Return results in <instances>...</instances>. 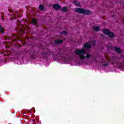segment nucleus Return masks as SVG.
Wrapping results in <instances>:
<instances>
[{"label":"nucleus","instance_id":"8","mask_svg":"<svg viewBox=\"0 0 124 124\" xmlns=\"http://www.w3.org/2000/svg\"><path fill=\"white\" fill-rule=\"evenodd\" d=\"M31 23L33 26H36V24L38 23V20L35 18H33L32 19Z\"/></svg>","mask_w":124,"mask_h":124},{"label":"nucleus","instance_id":"28","mask_svg":"<svg viewBox=\"0 0 124 124\" xmlns=\"http://www.w3.org/2000/svg\"><path fill=\"white\" fill-rule=\"evenodd\" d=\"M2 18H3V17H4V16H1Z\"/></svg>","mask_w":124,"mask_h":124},{"label":"nucleus","instance_id":"3","mask_svg":"<svg viewBox=\"0 0 124 124\" xmlns=\"http://www.w3.org/2000/svg\"><path fill=\"white\" fill-rule=\"evenodd\" d=\"M36 54H38V51L35 50L31 51L30 56L31 58H34V56L36 55Z\"/></svg>","mask_w":124,"mask_h":124},{"label":"nucleus","instance_id":"18","mask_svg":"<svg viewBox=\"0 0 124 124\" xmlns=\"http://www.w3.org/2000/svg\"><path fill=\"white\" fill-rule=\"evenodd\" d=\"M0 33H4V31L3 30V28L1 27L0 25Z\"/></svg>","mask_w":124,"mask_h":124},{"label":"nucleus","instance_id":"30","mask_svg":"<svg viewBox=\"0 0 124 124\" xmlns=\"http://www.w3.org/2000/svg\"><path fill=\"white\" fill-rule=\"evenodd\" d=\"M59 55H61V54H60V53H59Z\"/></svg>","mask_w":124,"mask_h":124},{"label":"nucleus","instance_id":"1","mask_svg":"<svg viewBox=\"0 0 124 124\" xmlns=\"http://www.w3.org/2000/svg\"><path fill=\"white\" fill-rule=\"evenodd\" d=\"M78 13H80V14H83V15H87V16H89V15H91V14H92V11L88 9L81 8H78Z\"/></svg>","mask_w":124,"mask_h":124},{"label":"nucleus","instance_id":"9","mask_svg":"<svg viewBox=\"0 0 124 124\" xmlns=\"http://www.w3.org/2000/svg\"><path fill=\"white\" fill-rule=\"evenodd\" d=\"M93 31H100V29L99 28V27L96 26H94L92 28Z\"/></svg>","mask_w":124,"mask_h":124},{"label":"nucleus","instance_id":"15","mask_svg":"<svg viewBox=\"0 0 124 124\" xmlns=\"http://www.w3.org/2000/svg\"><path fill=\"white\" fill-rule=\"evenodd\" d=\"M85 58H86L87 60H90V59L92 58V56H91V54L87 53L85 56Z\"/></svg>","mask_w":124,"mask_h":124},{"label":"nucleus","instance_id":"27","mask_svg":"<svg viewBox=\"0 0 124 124\" xmlns=\"http://www.w3.org/2000/svg\"><path fill=\"white\" fill-rule=\"evenodd\" d=\"M2 20L3 21H4V18L2 17Z\"/></svg>","mask_w":124,"mask_h":124},{"label":"nucleus","instance_id":"11","mask_svg":"<svg viewBox=\"0 0 124 124\" xmlns=\"http://www.w3.org/2000/svg\"><path fill=\"white\" fill-rule=\"evenodd\" d=\"M114 49L116 52H117V53H118V54L122 53V50L121 49V48H120V47H114Z\"/></svg>","mask_w":124,"mask_h":124},{"label":"nucleus","instance_id":"25","mask_svg":"<svg viewBox=\"0 0 124 124\" xmlns=\"http://www.w3.org/2000/svg\"><path fill=\"white\" fill-rule=\"evenodd\" d=\"M39 26H38V25H36V28H39Z\"/></svg>","mask_w":124,"mask_h":124},{"label":"nucleus","instance_id":"4","mask_svg":"<svg viewBox=\"0 0 124 124\" xmlns=\"http://www.w3.org/2000/svg\"><path fill=\"white\" fill-rule=\"evenodd\" d=\"M83 48L86 49H91L92 48V45L88 43H86L83 46Z\"/></svg>","mask_w":124,"mask_h":124},{"label":"nucleus","instance_id":"23","mask_svg":"<svg viewBox=\"0 0 124 124\" xmlns=\"http://www.w3.org/2000/svg\"><path fill=\"white\" fill-rule=\"evenodd\" d=\"M81 5L80 4L79 2H78V7H80Z\"/></svg>","mask_w":124,"mask_h":124},{"label":"nucleus","instance_id":"21","mask_svg":"<svg viewBox=\"0 0 124 124\" xmlns=\"http://www.w3.org/2000/svg\"><path fill=\"white\" fill-rule=\"evenodd\" d=\"M75 53L76 55H78V49H77L75 50Z\"/></svg>","mask_w":124,"mask_h":124},{"label":"nucleus","instance_id":"13","mask_svg":"<svg viewBox=\"0 0 124 124\" xmlns=\"http://www.w3.org/2000/svg\"><path fill=\"white\" fill-rule=\"evenodd\" d=\"M108 35L109 36L110 38H113V37H115V34L114 33V32L111 31L109 32Z\"/></svg>","mask_w":124,"mask_h":124},{"label":"nucleus","instance_id":"17","mask_svg":"<svg viewBox=\"0 0 124 124\" xmlns=\"http://www.w3.org/2000/svg\"><path fill=\"white\" fill-rule=\"evenodd\" d=\"M62 11L64 13L67 12V7H63L62 8Z\"/></svg>","mask_w":124,"mask_h":124},{"label":"nucleus","instance_id":"20","mask_svg":"<svg viewBox=\"0 0 124 124\" xmlns=\"http://www.w3.org/2000/svg\"><path fill=\"white\" fill-rule=\"evenodd\" d=\"M63 34H64L65 35H66L67 34V31H62Z\"/></svg>","mask_w":124,"mask_h":124},{"label":"nucleus","instance_id":"14","mask_svg":"<svg viewBox=\"0 0 124 124\" xmlns=\"http://www.w3.org/2000/svg\"><path fill=\"white\" fill-rule=\"evenodd\" d=\"M39 9L41 11H43L44 10V6L42 4H41L39 6Z\"/></svg>","mask_w":124,"mask_h":124},{"label":"nucleus","instance_id":"10","mask_svg":"<svg viewBox=\"0 0 124 124\" xmlns=\"http://www.w3.org/2000/svg\"><path fill=\"white\" fill-rule=\"evenodd\" d=\"M63 42V40L61 39H57L55 40V44L56 45H59L60 44H62Z\"/></svg>","mask_w":124,"mask_h":124},{"label":"nucleus","instance_id":"7","mask_svg":"<svg viewBox=\"0 0 124 124\" xmlns=\"http://www.w3.org/2000/svg\"><path fill=\"white\" fill-rule=\"evenodd\" d=\"M87 53V51L84 49L78 50V55H84V54H86Z\"/></svg>","mask_w":124,"mask_h":124},{"label":"nucleus","instance_id":"24","mask_svg":"<svg viewBox=\"0 0 124 124\" xmlns=\"http://www.w3.org/2000/svg\"><path fill=\"white\" fill-rule=\"evenodd\" d=\"M76 12H78V8H76Z\"/></svg>","mask_w":124,"mask_h":124},{"label":"nucleus","instance_id":"2","mask_svg":"<svg viewBox=\"0 0 124 124\" xmlns=\"http://www.w3.org/2000/svg\"><path fill=\"white\" fill-rule=\"evenodd\" d=\"M42 55L43 58L47 59L48 58V56H50V55H52V57H54V56H55V51H52L50 50H48L46 52H42Z\"/></svg>","mask_w":124,"mask_h":124},{"label":"nucleus","instance_id":"12","mask_svg":"<svg viewBox=\"0 0 124 124\" xmlns=\"http://www.w3.org/2000/svg\"><path fill=\"white\" fill-rule=\"evenodd\" d=\"M103 32L105 34H107V35H108V34H109V33L110 32V30L109 29H105L103 31Z\"/></svg>","mask_w":124,"mask_h":124},{"label":"nucleus","instance_id":"16","mask_svg":"<svg viewBox=\"0 0 124 124\" xmlns=\"http://www.w3.org/2000/svg\"><path fill=\"white\" fill-rule=\"evenodd\" d=\"M80 55V59L81 60H85V59H86V56H85V55H84L83 54H79Z\"/></svg>","mask_w":124,"mask_h":124},{"label":"nucleus","instance_id":"26","mask_svg":"<svg viewBox=\"0 0 124 124\" xmlns=\"http://www.w3.org/2000/svg\"><path fill=\"white\" fill-rule=\"evenodd\" d=\"M10 11V12H13L14 11H13V10H12V9H11L10 11Z\"/></svg>","mask_w":124,"mask_h":124},{"label":"nucleus","instance_id":"19","mask_svg":"<svg viewBox=\"0 0 124 124\" xmlns=\"http://www.w3.org/2000/svg\"><path fill=\"white\" fill-rule=\"evenodd\" d=\"M74 4H75V5H77V6H78V2L77 1L75 0L73 1Z\"/></svg>","mask_w":124,"mask_h":124},{"label":"nucleus","instance_id":"22","mask_svg":"<svg viewBox=\"0 0 124 124\" xmlns=\"http://www.w3.org/2000/svg\"><path fill=\"white\" fill-rule=\"evenodd\" d=\"M103 65L105 66H107V65H108V63H105L103 64Z\"/></svg>","mask_w":124,"mask_h":124},{"label":"nucleus","instance_id":"5","mask_svg":"<svg viewBox=\"0 0 124 124\" xmlns=\"http://www.w3.org/2000/svg\"><path fill=\"white\" fill-rule=\"evenodd\" d=\"M52 7L53 9H55L56 10H59V9L61 8V6L60 5V4L58 3L53 4Z\"/></svg>","mask_w":124,"mask_h":124},{"label":"nucleus","instance_id":"29","mask_svg":"<svg viewBox=\"0 0 124 124\" xmlns=\"http://www.w3.org/2000/svg\"><path fill=\"white\" fill-rule=\"evenodd\" d=\"M11 21H13V19H11Z\"/></svg>","mask_w":124,"mask_h":124},{"label":"nucleus","instance_id":"6","mask_svg":"<svg viewBox=\"0 0 124 124\" xmlns=\"http://www.w3.org/2000/svg\"><path fill=\"white\" fill-rule=\"evenodd\" d=\"M117 65L119 68H124V62H117Z\"/></svg>","mask_w":124,"mask_h":124}]
</instances>
